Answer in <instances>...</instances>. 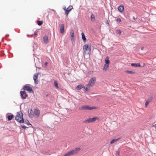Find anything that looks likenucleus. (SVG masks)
Wrapping results in <instances>:
<instances>
[{
    "instance_id": "21",
    "label": "nucleus",
    "mask_w": 156,
    "mask_h": 156,
    "mask_svg": "<svg viewBox=\"0 0 156 156\" xmlns=\"http://www.w3.org/2000/svg\"><path fill=\"white\" fill-rule=\"evenodd\" d=\"M43 40L44 42L45 43H47L48 42V37L47 36H45L43 37Z\"/></svg>"
},
{
    "instance_id": "15",
    "label": "nucleus",
    "mask_w": 156,
    "mask_h": 156,
    "mask_svg": "<svg viewBox=\"0 0 156 156\" xmlns=\"http://www.w3.org/2000/svg\"><path fill=\"white\" fill-rule=\"evenodd\" d=\"M132 66L137 67H141V66L140 64V63H133L131 64V65Z\"/></svg>"
},
{
    "instance_id": "6",
    "label": "nucleus",
    "mask_w": 156,
    "mask_h": 156,
    "mask_svg": "<svg viewBox=\"0 0 156 156\" xmlns=\"http://www.w3.org/2000/svg\"><path fill=\"white\" fill-rule=\"evenodd\" d=\"M98 118L97 117H94L92 118H89L87 120L84 121V122L86 123L92 122L95 121Z\"/></svg>"
},
{
    "instance_id": "1",
    "label": "nucleus",
    "mask_w": 156,
    "mask_h": 156,
    "mask_svg": "<svg viewBox=\"0 0 156 156\" xmlns=\"http://www.w3.org/2000/svg\"><path fill=\"white\" fill-rule=\"evenodd\" d=\"M15 118L16 120L20 123L24 122L23 114L21 111L17 112Z\"/></svg>"
},
{
    "instance_id": "39",
    "label": "nucleus",
    "mask_w": 156,
    "mask_h": 156,
    "mask_svg": "<svg viewBox=\"0 0 156 156\" xmlns=\"http://www.w3.org/2000/svg\"><path fill=\"white\" fill-rule=\"evenodd\" d=\"M9 36V34H7L5 35V37H8V36Z\"/></svg>"
},
{
    "instance_id": "14",
    "label": "nucleus",
    "mask_w": 156,
    "mask_h": 156,
    "mask_svg": "<svg viewBox=\"0 0 156 156\" xmlns=\"http://www.w3.org/2000/svg\"><path fill=\"white\" fill-rule=\"evenodd\" d=\"M152 98L153 97H150L148 98V99L147 100L145 103L146 107H147L149 103L151 102V101H152Z\"/></svg>"
},
{
    "instance_id": "34",
    "label": "nucleus",
    "mask_w": 156,
    "mask_h": 156,
    "mask_svg": "<svg viewBox=\"0 0 156 156\" xmlns=\"http://www.w3.org/2000/svg\"><path fill=\"white\" fill-rule=\"evenodd\" d=\"M83 88L84 89H85V92H86L89 90V89L87 87L86 88H85V87H83Z\"/></svg>"
},
{
    "instance_id": "44",
    "label": "nucleus",
    "mask_w": 156,
    "mask_h": 156,
    "mask_svg": "<svg viewBox=\"0 0 156 156\" xmlns=\"http://www.w3.org/2000/svg\"><path fill=\"white\" fill-rule=\"evenodd\" d=\"M34 35H37V33H36V32H34Z\"/></svg>"
},
{
    "instance_id": "42",
    "label": "nucleus",
    "mask_w": 156,
    "mask_h": 156,
    "mask_svg": "<svg viewBox=\"0 0 156 156\" xmlns=\"http://www.w3.org/2000/svg\"><path fill=\"white\" fill-rule=\"evenodd\" d=\"M63 9H66V6H64V8H63Z\"/></svg>"
},
{
    "instance_id": "35",
    "label": "nucleus",
    "mask_w": 156,
    "mask_h": 156,
    "mask_svg": "<svg viewBox=\"0 0 156 156\" xmlns=\"http://www.w3.org/2000/svg\"><path fill=\"white\" fill-rule=\"evenodd\" d=\"M21 127L24 129H25L26 128H28V127H26V126H24V125H22L21 126Z\"/></svg>"
},
{
    "instance_id": "19",
    "label": "nucleus",
    "mask_w": 156,
    "mask_h": 156,
    "mask_svg": "<svg viewBox=\"0 0 156 156\" xmlns=\"http://www.w3.org/2000/svg\"><path fill=\"white\" fill-rule=\"evenodd\" d=\"M14 115L13 114L8 115L7 118L8 121L11 120L14 118Z\"/></svg>"
},
{
    "instance_id": "31",
    "label": "nucleus",
    "mask_w": 156,
    "mask_h": 156,
    "mask_svg": "<svg viewBox=\"0 0 156 156\" xmlns=\"http://www.w3.org/2000/svg\"><path fill=\"white\" fill-rule=\"evenodd\" d=\"M55 86L57 88H58V83L56 81H55L54 82Z\"/></svg>"
},
{
    "instance_id": "7",
    "label": "nucleus",
    "mask_w": 156,
    "mask_h": 156,
    "mask_svg": "<svg viewBox=\"0 0 156 156\" xmlns=\"http://www.w3.org/2000/svg\"><path fill=\"white\" fill-rule=\"evenodd\" d=\"M83 50L85 53L88 50H89L90 52L91 51V45L90 44H85L83 47Z\"/></svg>"
},
{
    "instance_id": "3",
    "label": "nucleus",
    "mask_w": 156,
    "mask_h": 156,
    "mask_svg": "<svg viewBox=\"0 0 156 156\" xmlns=\"http://www.w3.org/2000/svg\"><path fill=\"white\" fill-rule=\"evenodd\" d=\"M96 108L95 107H90L89 105H83L82 107H79V109L80 110H91L93 109H95Z\"/></svg>"
},
{
    "instance_id": "28",
    "label": "nucleus",
    "mask_w": 156,
    "mask_h": 156,
    "mask_svg": "<svg viewBox=\"0 0 156 156\" xmlns=\"http://www.w3.org/2000/svg\"><path fill=\"white\" fill-rule=\"evenodd\" d=\"M125 72L126 73H129V74H132V73H135V72H133L132 71H129V70H126Z\"/></svg>"
},
{
    "instance_id": "30",
    "label": "nucleus",
    "mask_w": 156,
    "mask_h": 156,
    "mask_svg": "<svg viewBox=\"0 0 156 156\" xmlns=\"http://www.w3.org/2000/svg\"><path fill=\"white\" fill-rule=\"evenodd\" d=\"M38 74V73H36L34 75V76L33 77V79L34 78H36V79H37Z\"/></svg>"
},
{
    "instance_id": "8",
    "label": "nucleus",
    "mask_w": 156,
    "mask_h": 156,
    "mask_svg": "<svg viewBox=\"0 0 156 156\" xmlns=\"http://www.w3.org/2000/svg\"><path fill=\"white\" fill-rule=\"evenodd\" d=\"M20 96L22 99H24L28 96V95L26 94L25 91H21L20 92Z\"/></svg>"
},
{
    "instance_id": "9",
    "label": "nucleus",
    "mask_w": 156,
    "mask_h": 156,
    "mask_svg": "<svg viewBox=\"0 0 156 156\" xmlns=\"http://www.w3.org/2000/svg\"><path fill=\"white\" fill-rule=\"evenodd\" d=\"M70 36L71 37V41L73 44H74L75 42V37L74 32L73 30H72L70 31Z\"/></svg>"
},
{
    "instance_id": "27",
    "label": "nucleus",
    "mask_w": 156,
    "mask_h": 156,
    "mask_svg": "<svg viewBox=\"0 0 156 156\" xmlns=\"http://www.w3.org/2000/svg\"><path fill=\"white\" fill-rule=\"evenodd\" d=\"M43 21H37V24L39 26H41L43 24Z\"/></svg>"
},
{
    "instance_id": "37",
    "label": "nucleus",
    "mask_w": 156,
    "mask_h": 156,
    "mask_svg": "<svg viewBox=\"0 0 156 156\" xmlns=\"http://www.w3.org/2000/svg\"><path fill=\"white\" fill-rule=\"evenodd\" d=\"M106 23H107L108 24V25H109V23H108V20L107 19H106Z\"/></svg>"
},
{
    "instance_id": "2",
    "label": "nucleus",
    "mask_w": 156,
    "mask_h": 156,
    "mask_svg": "<svg viewBox=\"0 0 156 156\" xmlns=\"http://www.w3.org/2000/svg\"><path fill=\"white\" fill-rule=\"evenodd\" d=\"M80 150V148H76L74 149L69 151L63 155L62 156H71L73 154H77Z\"/></svg>"
},
{
    "instance_id": "13",
    "label": "nucleus",
    "mask_w": 156,
    "mask_h": 156,
    "mask_svg": "<svg viewBox=\"0 0 156 156\" xmlns=\"http://www.w3.org/2000/svg\"><path fill=\"white\" fill-rule=\"evenodd\" d=\"M34 113L37 117H39L40 113V111L37 108L34 109Z\"/></svg>"
},
{
    "instance_id": "41",
    "label": "nucleus",
    "mask_w": 156,
    "mask_h": 156,
    "mask_svg": "<svg viewBox=\"0 0 156 156\" xmlns=\"http://www.w3.org/2000/svg\"><path fill=\"white\" fill-rule=\"evenodd\" d=\"M144 47H141V50H143L144 49Z\"/></svg>"
},
{
    "instance_id": "32",
    "label": "nucleus",
    "mask_w": 156,
    "mask_h": 156,
    "mask_svg": "<svg viewBox=\"0 0 156 156\" xmlns=\"http://www.w3.org/2000/svg\"><path fill=\"white\" fill-rule=\"evenodd\" d=\"M34 83L35 84H37L38 83V80L37 79H36V78H34Z\"/></svg>"
},
{
    "instance_id": "25",
    "label": "nucleus",
    "mask_w": 156,
    "mask_h": 156,
    "mask_svg": "<svg viewBox=\"0 0 156 156\" xmlns=\"http://www.w3.org/2000/svg\"><path fill=\"white\" fill-rule=\"evenodd\" d=\"M115 32L116 34H119V35L121 34L122 32L120 30H115Z\"/></svg>"
},
{
    "instance_id": "16",
    "label": "nucleus",
    "mask_w": 156,
    "mask_h": 156,
    "mask_svg": "<svg viewBox=\"0 0 156 156\" xmlns=\"http://www.w3.org/2000/svg\"><path fill=\"white\" fill-rule=\"evenodd\" d=\"M81 35H82V38L83 41V42L85 43L86 41V37L85 35V34L83 32H82L81 33Z\"/></svg>"
},
{
    "instance_id": "18",
    "label": "nucleus",
    "mask_w": 156,
    "mask_h": 156,
    "mask_svg": "<svg viewBox=\"0 0 156 156\" xmlns=\"http://www.w3.org/2000/svg\"><path fill=\"white\" fill-rule=\"evenodd\" d=\"M105 64L109 65L110 62L109 60V57L108 56H107L106 57L105 59Z\"/></svg>"
},
{
    "instance_id": "43",
    "label": "nucleus",
    "mask_w": 156,
    "mask_h": 156,
    "mask_svg": "<svg viewBox=\"0 0 156 156\" xmlns=\"http://www.w3.org/2000/svg\"><path fill=\"white\" fill-rule=\"evenodd\" d=\"M133 19H134V20H135L136 19H135V18L134 17V16L133 17Z\"/></svg>"
},
{
    "instance_id": "20",
    "label": "nucleus",
    "mask_w": 156,
    "mask_h": 156,
    "mask_svg": "<svg viewBox=\"0 0 156 156\" xmlns=\"http://www.w3.org/2000/svg\"><path fill=\"white\" fill-rule=\"evenodd\" d=\"M109 66V65L107 64H105L104 66L103 70L106 71L107 70Z\"/></svg>"
},
{
    "instance_id": "23",
    "label": "nucleus",
    "mask_w": 156,
    "mask_h": 156,
    "mask_svg": "<svg viewBox=\"0 0 156 156\" xmlns=\"http://www.w3.org/2000/svg\"><path fill=\"white\" fill-rule=\"evenodd\" d=\"M24 122L26 124L28 125H31V126H30V127H32V124L30 123V122H29V121L28 120H27V119L25 120L24 121Z\"/></svg>"
},
{
    "instance_id": "22",
    "label": "nucleus",
    "mask_w": 156,
    "mask_h": 156,
    "mask_svg": "<svg viewBox=\"0 0 156 156\" xmlns=\"http://www.w3.org/2000/svg\"><path fill=\"white\" fill-rule=\"evenodd\" d=\"M83 87L81 85H79L76 86V89L79 90H80L82 88H83Z\"/></svg>"
},
{
    "instance_id": "38",
    "label": "nucleus",
    "mask_w": 156,
    "mask_h": 156,
    "mask_svg": "<svg viewBox=\"0 0 156 156\" xmlns=\"http://www.w3.org/2000/svg\"><path fill=\"white\" fill-rule=\"evenodd\" d=\"M153 126H154L155 127V129H156V124H155Z\"/></svg>"
},
{
    "instance_id": "10",
    "label": "nucleus",
    "mask_w": 156,
    "mask_h": 156,
    "mask_svg": "<svg viewBox=\"0 0 156 156\" xmlns=\"http://www.w3.org/2000/svg\"><path fill=\"white\" fill-rule=\"evenodd\" d=\"M28 114L29 117L33 118L34 117V115L32 109L30 108L28 110Z\"/></svg>"
},
{
    "instance_id": "11",
    "label": "nucleus",
    "mask_w": 156,
    "mask_h": 156,
    "mask_svg": "<svg viewBox=\"0 0 156 156\" xmlns=\"http://www.w3.org/2000/svg\"><path fill=\"white\" fill-rule=\"evenodd\" d=\"M73 9V7L72 6L70 5L67 9H64L66 14V16H67L69 13V12L71 10Z\"/></svg>"
},
{
    "instance_id": "5",
    "label": "nucleus",
    "mask_w": 156,
    "mask_h": 156,
    "mask_svg": "<svg viewBox=\"0 0 156 156\" xmlns=\"http://www.w3.org/2000/svg\"><path fill=\"white\" fill-rule=\"evenodd\" d=\"M23 89L24 91L26 90L28 91L29 93H34V91L32 89L27 85H25L23 87Z\"/></svg>"
},
{
    "instance_id": "40",
    "label": "nucleus",
    "mask_w": 156,
    "mask_h": 156,
    "mask_svg": "<svg viewBox=\"0 0 156 156\" xmlns=\"http://www.w3.org/2000/svg\"><path fill=\"white\" fill-rule=\"evenodd\" d=\"M46 96L47 97H48L49 95H48V94H46Z\"/></svg>"
},
{
    "instance_id": "36",
    "label": "nucleus",
    "mask_w": 156,
    "mask_h": 156,
    "mask_svg": "<svg viewBox=\"0 0 156 156\" xmlns=\"http://www.w3.org/2000/svg\"><path fill=\"white\" fill-rule=\"evenodd\" d=\"M48 64V63L47 62H45V63H44L45 66H47Z\"/></svg>"
},
{
    "instance_id": "24",
    "label": "nucleus",
    "mask_w": 156,
    "mask_h": 156,
    "mask_svg": "<svg viewBox=\"0 0 156 156\" xmlns=\"http://www.w3.org/2000/svg\"><path fill=\"white\" fill-rule=\"evenodd\" d=\"M119 139H120V138H118L116 139H113L110 142V144H113L115 141H116L118 140Z\"/></svg>"
},
{
    "instance_id": "26",
    "label": "nucleus",
    "mask_w": 156,
    "mask_h": 156,
    "mask_svg": "<svg viewBox=\"0 0 156 156\" xmlns=\"http://www.w3.org/2000/svg\"><path fill=\"white\" fill-rule=\"evenodd\" d=\"M91 19L92 21L93 22L95 20L94 16V14H92L91 16Z\"/></svg>"
},
{
    "instance_id": "33",
    "label": "nucleus",
    "mask_w": 156,
    "mask_h": 156,
    "mask_svg": "<svg viewBox=\"0 0 156 156\" xmlns=\"http://www.w3.org/2000/svg\"><path fill=\"white\" fill-rule=\"evenodd\" d=\"M116 20L118 23H120L121 21V20L120 18H117Z\"/></svg>"
},
{
    "instance_id": "12",
    "label": "nucleus",
    "mask_w": 156,
    "mask_h": 156,
    "mask_svg": "<svg viewBox=\"0 0 156 156\" xmlns=\"http://www.w3.org/2000/svg\"><path fill=\"white\" fill-rule=\"evenodd\" d=\"M118 9L120 12H124V8L123 5L121 4L118 6Z\"/></svg>"
},
{
    "instance_id": "4",
    "label": "nucleus",
    "mask_w": 156,
    "mask_h": 156,
    "mask_svg": "<svg viewBox=\"0 0 156 156\" xmlns=\"http://www.w3.org/2000/svg\"><path fill=\"white\" fill-rule=\"evenodd\" d=\"M96 79L95 77H93L90 79L88 83L87 84V86L90 87L93 86L96 82Z\"/></svg>"
},
{
    "instance_id": "29",
    "label": "nucleus",
    "mask_w": 156,
    "mask_h": 156,
    "mask_svg": "<svg viewBox=\"0 0 156 156\" xmlns=\"http://www.w3.org/2000/svg\"><path fill=\"white\" fill-rule=\"evenodd\" d=\"M120 153V151L119 150H118L117 151L115 152V155L117 156H119L120 155L119 154Z\"/></svg>"
},
{
    "instance_id": "17",
    "label": "nucleus",
    "mask_w": 156,
    "mask_h": 156,
    "mask_svg": "<svg viewBox=\"0 0 156 156\" xmlns=\"http://www.w3.org/2000/svg\"><path fill=\"white\" fill-rule=\"evenodd\" d=\"M60 32L61 33H63L64 32V25L63 24H62L61 25L60 28Z\"/></svg>"
}]
</instances>
